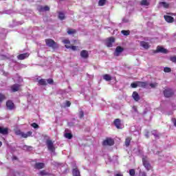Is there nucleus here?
<instances>
[{"label":"nucleus","mask_w":176,"mask_h":176,"mask_svg":"<svg viewBox=\"0 0 176 176\" xmlns=\"http://www.w3.org/2000/svg\"><path fill=\"white\" fill-rule=\"evenodd\" d=\"M45 44L48 47H52V49H57L58 47V45H57V43L54 41V40L52 38H47L45 40Z\"/></svg>","instance_id":"1"},{"label":"nucleus","mask_w":176,"mask_h":176,"mask_svg":"<svg viewBox=\"0 0 176 176\" xmlns=\"http://www.w3.org/2000/svg\"><path fill=\"white\" fill-rule=\"evenodd\" d=\"M102 146H112L115 145V140L111 138H106L102 142Z\"/></svg>","instance_id":"2"},{"label":"nucleus","mask_w":176,"mask_h":176,"mask_svg":"<svg viewBox=\"0 0 176 176\" xmlns=\"http://www.w3.org/2000/svg\"><path fill=\"white\" fill-rule=\"evenodd\" d=\"M142 164L144 167H145L146 170H147V171L152 170V166H151V164L149 163V161L148 160V157H146V156H144L142 157Z\"/></svg>","instance_id":"3"},{"label":"nucleus","mask_w":176,"mask_h":176,"mask_svg":"<svg viewBox=\"0 0 176 176\" xmlns=\"http://www.w3.org/2000/svg\"><path fill=\"white\" fill-rule=\"evenodd\" d=\"M164 96L166 98H170V97H173L174 96V91L171 89H166L164 91Z\"/></svg>","instance_id":"4"},{"label":"nucleus","mask_w":176,"mask_h":176,"mask_svg":"<svg viewBox=\"0 0 176 176\" xmlns=\"http://www.w3.org/2000/svg\"><path fill=\"white\" fill-rule=\"evenodd\" d=\"M16 134L21 135V137H23V138H28V137H31V135H32V131H28L26 133H25L24 132L18 131L16 132Z\"/></svg>","instance_id":"5"},{"label":"nucleus","mask_w":176,"mask_h":176,"mask_svg":"<svg viewBox=\"0 0 176 176\" xmlns=\"http://www.w3.org/2000/svg\"><path fill=\"white\" fill-rule=\"evenodd\" d=\"M6 107L9 111H13V109H14L16 108L14 103L13 102V101L10 100H9L6 102Z\"/></svg>","instance_id":"6"},{"label":"nucleus","mask_w":176,"mask_h":176,"mask_svg":"<svg viewBox=\"0 0 176 176\" xmlns=\"http://www.w3.org/2000/svg\"><path fill=\"white\" fill-rule=\"evenodd\" d=\"M113 43H115V38L109 37L106 39V46L107 47H112Z\"/></svg>","instance_id":"7"},{"label":"nucleus","mask_w":176,"mask_h":176,"mask_svg":"<svg viewBox=\"0 0 176 176\" xmlns=\"http://www.w3.org/2000/svg\"><path fill=\"white\" fill-rule=\"evenodd\" d=\"M46 145L48 148V151H50L51 152H53L54 151H55L54 145L53 144V142L52 140H47Z\"/></svg>","instance_id":"8"},{"label":"nucleus","mask_w":176,"mask_h":176,"mask_svg":"<svg viewBox=\"0 0 176 176\" xmlns=\"http://www.w3.org/2000/svg\"><path fill=\"white\" fill-rule=\"evenodd\" d=\"M113 124L116 126V129L120 130L122 129V120L119 118H116L113 121Z\"/></svg>","instance_id":"9"},{"label":"nucleus","mask_w":176,"mask_h":176,"mask_svg":"<svg viewBox=\"0 0 176 176\" xmlns=\"http://www.w3.org/2000/svg\"><path fill=\"white\" fill-rule=\"evenodd\" d=\"M34 168H36V170H42V168H45V163L36 162L34 164Z\"/></svg>","instance_id":"10"},{"label":"nucleus","mask_w":176,"mask_h":176,"mask_svg":"<svg viewBox=\"0 0 176 176\" xmlns=\"http://www.w3.org/2000/svg\"><path fill=\"white\" fill-rule=\"evenodd\" d=\"M164 19L166 23H169L171 24L172 23H174V17L169 16V15H164Z\"/></svg>","instance_id":"11"},{"label":"nucleus","mask_w":176,"mask_h":176,"mask_svg":"<svg viewBox=\"0 0 176 176\" xmlns=\"http://www.w3.org/2000/svg\"><path fill=\"white\" fill-rule=\"evenodd\" d=\"M21 85L19 84H14L10 87V89L12 91V93H16V91H19L20 90V87Z\"/></svg>","instance_id":"12"},{"label":"nucleus","mask_w":176,"mask_h":176,"mask_svg":"<svg viewBox=\"0 0 176 176\" xmlns=\"http://www.w3.org/2000/svg\"><path fill=\"white\" fill-rule=\"evenodd\" d=\"M140 46L143 47V49H145L146 50H148L151 47V45H149V43L146 41H140Z\"/></svg>","instance_id":"13"},{"label":"nucleus","mask_w":176,"mask_h":176,"mask_svg":"<svg viewBox=\"0 0 176 176\" xmlns=\"http://www.w3.org/2000/svg\"><path fill=\"white\" fill-rule=\"evenodd\" d=\"M28 57H30V54L24 53L18 55L17 58L18 60H25V58H28Z\"/></svg>","instance_id":"14"},{"label":"nucleus","mask_w":176,"mask_h":176,"mask_svg":"<svg viewBox=\"0 0 176 176\" xmlns=\"http://www.w3.org/2000/svg\"><path fill=\"white\" fill-rule=\"evenodd\" d=\"M0 134L8 135L9 134V129L0 126Z\"/></svg>","instance_id":"15"},{"label":"nucleus","mask_w":176,"mask_h":176,"mask_svg":"<svg viewBox=\"0 0 176 176\" xmlns=\"http://www.w3.org/2000/svg\"><path fill=\"white\" fill-rule=\"evenodd\" d=\"M38 12H49V10H50V8L47 6H40L38 8Z\"/></svg>","instance_id":"16"},{"label":"nucleus","mask_w":176,"mask_h":176,"mask_svg":"<svg viewBox=\"0 0 176 176\" xmlns=\"http://www.w3.org/2000/svg\"><path fill=\"white\" fill-rule=\"evenodd\" d=\"M80 56L82 58H89V51L87 50H82L80 52Z\"/></svg>","instance_id":"17"},{"label":"nucleus","mask_w":176,"mask_h":176,"mask_svg":"<svg viewBox=\"0 0 176 176\" xmlns=\"http://www.w3.org/2000/svg\"><path fill=\"white\" fill-rule=\"evenodd\" d=\"M157 53H164V54H166L167 50L166 48L160 46H157V50H156Z\"/></svg>","instance_id":"18"},{"label":"nucleus","mask_w":176,"mask_h":176,"mask_svg":"<svg viewBox=\"0 0 176 176\" xmlns=\"http://www.w3.org/2000/svg\"><path fill=\"white\" fill-rule=\"evenodd\" d=\"M132 97L133 98V100L136 102L140 101V95L138 94V92L137 91H133V94H132Z\"/></svg>","instance_id":"19"},{"label":"nucleus","mask_w":176,"mask_h":176,"mask_svg":"<svg viewBox=\"0 0 176 176\" xmlns=\"http://www.w3.org/2000/svg\"><path fill=\"white\" fill-rule=\"evenodd\" d=\"M63 42L65 43V47H66V49H71V41L69 40L65 39Z\"/></svg>","instance_id":"20"},{"label":"nucleus","mask_w":176,"mask_h":176,"mask_svg":"<svg viewBox=\"0 0 176 176\" xmlns=\"http://www.w3.org/2000/svg\"><path fill=\"white\" fill-rule=\"evenodd\" d=\"M160 5V8H165V9H168V7L170 6V5L166 2V1H162L159 3Z\"/></svg>","instance_id":"21"},{"label":"nucleus","mask_w":176,"mask_h":176,"mask_svg":"<svg viewBox=\"0 0 176 176\" xmlns=\"http://www.w3.org/2000/svg\"><path fill=\"white\" fill-rule=\"evenodd\" d=\"M131 140H132V138L131 137L126 138L125 142H124L126 148H129V146H130Z\"/></svg>","instance_id":"22"},{"label":"nucleus","mask_w":176,"mask_h":176,"mask_svg":"<svg viewBox=\"0 0 176 176\" xmlns=\"http://www.w3.org/2000/svg\"><path fill=\"white\" fill-rule=\"evenodd\" d=\"M138 87H143L145 89L146 86H148V83L146 82L138 81Z\"/></svg>","instance_id":"23"},{"label":"nucleus","mask_w":176,"mask_h":176,"mask_svg":"<svg viewBox=\"0 0 176 176\" xmlns=\"http://www.w3.org/2000/svg\"><path fill=\"white\" fill-rule=\"evenodd\" d=\"M103 79L106 80L107 82H109L112 80V76H111L109 74H104L103 76Z\"/></svg>","instance_id":"24"},{"label":"nucleus","mask_w":176,"mask_h":176,"mask_svg":"<svg viewBox=\"0 0 176 176\" xmlns=\"http://www.w3.org/2000/svg\"><path fill=\"white\" fill-rule=\"evenodd\" d=\"M58 19L59 20H65V14L63 12H58Z\"/></svg>","instance_id":"25"},{"label":"nucleus","mask_w":176,"mask_h":176,"mask_svg":"<svg viewBox=\"0 0 176 176\" xmlns=\"http://www.w3.org/2000/svg\"><path fill=\"white\" fill-rule=\"evenodd\" d=\"M67 34H68V35H74V34H76V30L68 28Z\"/></svg>","instance_id":"26"},{"label":"nucleus","mask_w":176,"mask_h":176,"mask_svg":"<svg viewBox=\"0 0 176 176\" xmlns=\"http://www.w3.org/2000/svg\"><path fill=\"white\" fill-rule=\"evenodd\" d=\"M38 85H40V86H46V85H47V82H46V80L42 78L38 80Z\"/></svg>","instance_id":"27"},{"label":"nucleus","mask_w":176,"mask_h":176,"mask_svg":"<svg viewBox=\"0 0 176 176\" xmlns=\"http://www.w3.org/2000/svg\"><path fill=\"white\" fill-rule=\"evenodd\" d=\"M141 6H149V2L148 0H142L140 1Z\"/></svg>","instance_id":"28"},{"label":"nucleus","mask_w":176,"mask_h":176,"mask_svg":"<svg viewBox=\"0 0 176 176\" xmlns=\"http://www.w3.org/2000/svg\"><path fill=\"white\" fill-rule=\"evenodd\" d=\"M72 173L73 176H80V172L77 168L73 169Z\"/></svg>","instance_id":"29"},{"label":"nucleus","mask_w":176,"mask_h":176,"mask_svg":"<svg viewBox=\"0 0 176 176\" xmlns=\"http://www.w3.org/2000/svg\"><path fill=\"white\" fill-rule=\"evenodd\" d=\"M23 149L24 151H28V152L32 151L33 148L32 146H27V145H25L23 146Z\"/></svg>","instance_id":"30"},{"label":"nucleus","mask_w":176,"mask_h":176,"mask_svg":"<svg viewBox=\"0 0 176 176\" xmlns=\"http://www.w3.org/2000/svg\"><path fill=\"white\" fill-rule=\"evenodd\" d=\"M39 175H41V176L50 175V173L46 172V170H43L40 171Z\"/></svg>","instance_id":"31"},{"label":"nucleus","mask_w":176,"mask_h":176,"mask_svg":"<svg viewBox=\"0 0 176 176\" xmlns=\"http://www.w3.org/2000/svg\"><path fill=\"white\" fill-rule=\"evenodd\" d=\"M121 34L125 36H129V35H130V30H122Z\"/></svg>","instance_id":"32"},{"label":"nucleus","mask_w":176,"mask_h":176,"mask_svg":"<svg viewBox=\"0 0 176 176\" xmlns=\"http://www.w3.org/2000/svg\"><path fill=\"white\" fill-rule=\"evenodd\" d=\"M123 50H124V49L120 46H118L116 49V53H122V52H123Z\"/></svg>","instance_id":"33"},{"label":"nucleus","mask_w":176,"mask_h":176,"mask_svg":"<svg viewBox=\"0 0 176 176\" xmlns=\"http://www.w3.org/2000/svg\"><path fill=\"white\" fill-rule=\"evenodd\" d=\"M65 138H67L68 140H72L73 135H72V133H65Z\"/></svg>","instance_id":"34"},{"label":"nucleus","mask_w":176,"mask_h":176,"mask_svg":"<svg viewBox=\"0 0 176 176\" xmlns=\"http://www.w3.org/2000/svg\"><path fill=\"white\" fill-rule=\"evenodd\" d=\"M107 3V0H99L98 6H104Z\"/></svg>","instance_id":"35"},{"label":"nucleus","mask_w":176,"mask_h":176,"mask_svg":"<svg viewBox=\"0 0 176 176\" xmlns=\"http://www.w3.org/2000/svg\"><path fill=\"white\" fill-rule=\"evenodd\" d=\"M131 87H132L133 89H137V87H138V81L135 82H132L131 84Z\"/></svg>","instance_id":"36"},{"label":"nucleus","mask_w":176,"mask_h":176,"mask_svg":"<svg viewBox=\"0 0 176 176\" xmlns=\"http://www.w3.org/2000/svg\"><path fill=\"white\" fill-rule=\"evenodd\" d=\"M6 99V96H5L3 94H0V104L1 102H3V101Z\"/></svg>","instance_id":"37"},{"label":"nucleus","mask_w":176,"mask_h":176,"mask_svg":"<svg viewBox=\"0 0 176 176\" xmlns=\"http://www.w3.org/2000/svg\"><path fill=\"white\" fill-rule=\"evenodd\" d=\"M78 115H79L80 119H82V118H84L85 112L83 111V110L80 111Z\"/></svg>","instance_id":"38"},{"label":"nucleus","mask_w":176,"mask_h":176,"mask_svg":"<svg viewBox=\"0 0 176 176\" xmlns=\"http://www.w3.org/2000/svg\"><path fill=\"white\" fill-rule=\"evenodd\" d=\"M129 175H130L131 176H134V175H135V170H134V169H131V170H129Z\"/></svg>","instance_id":"39"},{"label":"nucleus","mask_w":176,"mask_h":176,"mask_svg":"<svg viewBox=\"0 0 176 176\" xmlns=\"http://www.w3.org/2000/svg\"><path fill=\"white\" fill-rule=\"evenodd\" d=\"M170 61L176 63V56H170L169 58Z\"/></svg>","instance_id":"40"},{"label":"nucleus","mask_w":176,"mask_h":176,"mask_svg":"<svg viewBox=\"0 0 176 176\" xmlns=\"http://www.w3.org/2000/svg\"><path fill=\"white\" fill-rule=\"evenodd\" d=\"M32 127H33L34 129H38L39 128V125H38V124H36V122H33L31 124Z\"/></svg>","instance_id":"41"},{"label":"nucleus","mask_w":176,"mask_h":176,"mask_svg":"<svg viewBox=\"0 0 176 176\" xmlns=\"http://www.w3.org/2000/svg\"><path fill=\"white\" fill-rule=\"evenodd\" d=\"M152 135L155 137V138H159V135L156 133V130H153L152 131Z\"/></svg>","instance_id":"42"},{"label":"nucleus","mask_w":176,"mask_h":176,"mask_svg":"<svg viewBox=\"0 0 176 176\" xmlns=\"http://www.w3.org/2000/svg\"><path fill=\"white\" fill-rule=\"evenodd\" d=\"M164 72H166V73L171 72V68H170V67H164Z\"/></svg>","instance_id":"43"},{"label":"nucleus","mask_w":176,"mask_h":176,"mask_svg":"<svg viewBox=\"0 0 176 176\" xmlns=\"http://www.w3.org/2000/svg\"><path fill=\"white\" fill-rule=\"evenodd\" d=\"M47 83H48L49 85H53L54 80H53L52 78H48V79L47 80Z\"/></svg>","instance_id":"44"},{"label":"nucleus","mask_w":176,"mask_h":176,"mask_svg":"<svg viewBox=\"0 0 176 176\" xmlns=\"http://www.w3.org/2000/svg\"><path fill=\"white\" fill-rule=\"evenodd\" d=\"M70 49H72V50H73V52H75L76 50H78V47L75 46V45H72Z\"/></svg>","instance_id":"45"},{"label":"nucleus","mask_w":176,"mask_h":176,"mask_svg":"<svg viewBox=\"0 0 176 176\" xmlns=\"http://www.w3.org/2000/svg\"><path fill=\"white\" fill-rule=\"evenodd\" d=\"M156 86H157V83L155 82V83H151L150 84V87H152L153 89L156 87Z\"/></svg>","instance_id":"46"},{"label":"nucleus","mask_w":176,"mask_h":176,"mask_svg":"<svg viewBox=\"0 0 176 176\" xmlns=\"http://www.w3.org/2000/svg\"><path fill=\"white\" fill-rule=\"evenodd\" d=\"M65 105L66 107H71V102H69V100H67Z\"/></svg>","instance_id":"47"},{"label":"nucleus","mask_w":176,"mask_h":176,"mask_svg":"<svg viewBox=\"0 0 176 176\" xmlns=\"http://www.w3.org/2000/svg\"><path fill=\"white\" fill-rule=\"evenodd\" d=\"M12 160H19V158H17V157L15 155L12 156Z\"/></svg>","instance_id":"48"},{"label":"nucleus","mask_w":176,"mask_h":176,"mask_svg":"<svg viewBox=\"0 0 176 176\" xmlns=\"http://www.w3.org/2000/svg\"><path fill=\"white\" fill-rule=\"evenodd\" d=\"M133 109H134L135 112H138V109H137V107L133 106Z\"/></svg>","instance_id":"49"},{"label":"nucleus","mask_w":176,"mask_h":176,"mask_svg":"<svg viewBox=\"0 0 176 176\" xmlns=\"http://www.w3.org/2000/svg\"><path fill=\"white\" fill-rule=\"evenodd\" d=\"M145 135L146 138H149V132H147Z\"/></svg>","instance_id":"50"},{"label":"nucleus","mask_w":176,"mask_h":176,"mask_svg":"<svg viewBox=\"0 0 176 176\" xmlns=\"http://www.w3.org/2000/svg\"><path fill=\"white\" fill-rule=\"evenodd\" d=\"M115 176H123V175L120 173H117L115 175Z\"/></svg>","instance_id":"51"},{"label":"nucleus","mask_w":176,"mask_h":176,"mask_svg":"<svg viewBox=\"0 0 176 176\" xmlns=\"http://www.w3.org/2000/svg\"><path fill=\"white\" fill-rule=\"evenodd\" d=\"M142 176H147V175H146V173L143 172V173H142Z\"/></svg>","instance_id":"52"},{"label":"nucleus","mask_w":176,"mask_h":176,"mask_svg":"<svg viewBox=\"0 0 176 176\" xmlns=\"http://www.w3.org/2000/svg\"><path fill=\"white\" fill-rule=\"evenodd\" d=\"M173 124H174L175 127H176V119H175V120L173 121Z\"/></svg>","instance_id":"53"},{"label":"nucleus","mask_w":176,"mask_h":176,"mask_svg":"<svg viewBox=\"0 0 176 176\" xmlns=\"http://www.w3.org/2000/svg\"><path fill=\"white\" fill-rule=\"evenodd\" d=\"M2 146V142H0V148Z\"/></svg>","instance_id":"54"},{"label":"nucleus","mask_w":176,"mask_h":176,"mask_svg":"<svg viewBox=\"0 0 176 176\" xmlns=\"http://www.w3.org/2000/svg\"><path fill=\"white\" fill-rule=\"evenodd\" d=\"M167 14H173L171 12H168Z\"/></svg>","instance_id":"55"},{"label":"nucleus","mask_w":176,"mask_h":176,"mask_svg":"<svg viewBox=\"0 0 176 176\" xmlns=\"http://www.w3.org/2000/svg\"><path fill=\"white\" fill-rule=\"evenodd\" d=\"M16 174H18V175H19V173H16Z\"/></svg>","instance_id":"56"},{"label":"nucleus","mask_w":176,"mask_h":176,"mask_svg":"<svg viewBox=\"0 0 176 176\" xmlns=\"http://www.w3.org/2000/svg\"><path fill=\"white\" fill-rule=\"evenodd\" d=\"M60 1H64V0H60Z\"/></svg>","instance_id":"57"}]
</instances>
